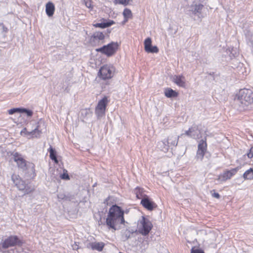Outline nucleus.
I'll return each mask as SVG.
<instances>
[{"label": "nucleus", "instance_id": "obj_1", "mask_svg": "<svg viewBox=\"0 0 253 253\" xmlns=\"http://www.w3.org/2000/svg\"><path fill=\"white\" fill-rule=\"evenodd\" d=\"M124 211L116 205H113L109 210L106 224L109 229H113L114 231L121 228V225H125L126 222L124 218Z\"/></svg>", "mask_w": 253, "mask_h": 253}, {"label": "nucleus", "instance_id": "obj_2", "mask_svg": "<svg viewBox=\"0 0 253 253\" xmlns=\"http://www.w3.org/2000/svg\"><path fill=\"white\" fill-rule=\"evenodd\" d=\"M234 103L240 111L251 108L253 105V92L248 89L240 90L234 98Z\"/></svg>", "mask_w": 253, "mask_h": 253}, {"label": "nucleus", "instance_id": "obj_3", "mask_svg": "<svg viewBox=\"0 0 253 253\" xmlns=\"http://www.w3.org/2000/svg\"><path fill=\"white\" fill-rule=\"evenodd\" d=\"M44 129V124L43 122H40L37 124L35 122H31L26 127L21 131V134L28 137V138H39Z\"/></svg>", "mask_w": 253, "mask_h": 253}, {"label": "nucleus", "instance_id": "obj_4", "mask_svg": "<svg viewBox=\"0 0 253 253\" xmlns=\"http://www.w3.org/2000/svg\"><path fill=\"white\" fill-rule=\"evenodd\" d=\"M13 160L16 163L19 169L24 171H28V172H35V165L33 163L27 162L19 153H13Z\"/></svg>", "mask_w": 253, "mask_h": 253}, {"label": "nucleus", "instance_id": "obj_5", "mask_svg": "<svg viewBox=\"0 0 253 253\" xmlns=\"http://www.w3.org/2000/svg\"><path fill=\"white\" fill-rule=\"evenodd\" d=\"M11 179L18 189L24 192V194H28L34 190V187L31 184H26V182L19 178L18 175L13 174Z\"/></svg>", "mask_w": 253, "mask_h": 253}, {"label": "nucleus", "instance_id": "obj_6", "mask_svg": "<svg viewBox=\"0 0 253 253\" xmlns=\"http://www.w3.org/2000/svg\"><path fill=\"white\" fill-rule=\"evenodd\" d=\"M115 69L112 64H105L99 71L98 76L102 80L111 79L114 75Z\"/></svg>", "mask_w": 253, "mask_h": 253}, {"label": "nucleus", "instance_id": "obj_7", "mask_svg": "<svg viewBox=\"0 0 253 253\" xmlns=\"http://www.w3.org/2000/svg\"><path fill=\"white\" fill-rule=\"evenodd\" d=\"M22 242L18 238L17 236H11L8 238L5 239L1 244H0V250L3 253L7 251L6 249L10 247H13L16 245L21 246Z\"/></svg>", "mask_w": 253, "mask_h": 253}, {"label": "nucleus", "instance_id": "obj_8", "mask_svg": "<svg viewBox=\"0 0 253 253\" xmlns=\"http://www.w3.org/2000/svg\"><path fill=\"white\" fill-rule=\"evenodd\" d=\"M152 227V224L151 222L144 216H142L141 218L138 221L139 231L143 235H147L151 230Z\"/></svg>", "mask_w": 253, "mask_h": 253}, {"label": "nucleus", "instance_id": "obj_9", "mask_svg": "<svg viewBox=\"0 0 253 253\" xmlns=\"http://www.w3.org/2000/svg\"><path fill=\"white\" fill-rule=\"evenodd\" d=\"M119 46V44L117 42H112L101 48L96 49V51L110 56L116 52Z\"/></svg>", "mask_w": 253, "mask_h": 253}, {"label": "nucleus", "instance_id": "obj_10", "mask_svg": "<svg viewBox=\"0 0 253 253\" xmlns=\"http://www.w3.org/2000/svg\"><path fill=\"white\" fill-rule=\"evenodd\" d=\"M107 104L108 99L106 97H103L99 101L95 110V113L98 118L102 117L105 115Z\"/></svg>", "mask_w": 253, "mask_h": 253}, {"label": "nucleus", "instance_id": "obj_11", "mask_svg": "<svg viewBox=\"0 0 253 253\" xmlns=\"http://www.w3.org/2000/svg\"><path fill=\"white\" fill-rule=\"evenodd\" d=\"M104 38L105 35L103 32H95L90 38V42L94 46L100 45L104 42Z\"/></svg>", "mask_w": 253, "mask_h": 253}, {"label": "nucleus", "instance_id": "obj_12", "mask_svg": "<svg viewBox=\"0 0 253 253\" xmlns=\"http://www.w3.org/2000/svg\"><path fill=\"white\" fill-rule=\"evenodd\" d=\"M207 143L206 140L202 139L200 141L198 146V150L197 152V157L198 158L202 160L207 151Z\"/></svg>", "mask_w": 253, "mask_h": 253}, {"label": "nucleus", "instance_id": "obj_13", "mask_svg": "<svg viewBox=\"0 0 253 253\" xmlns=\"http://www.w3.org/2000/svg\"><path fill=\"white\" fill-rule=\"evenodd\" d=\"M239 169L240 168L238 167L231 170L225 171L222 174L219 175L218 179L220 180L221 181H225L230 179L237 173Z\"/></svg>", "mask_w": 253, "mask_h": 253}, {"label": "nucleus", "instance_id": "obj_14", "mask_svg": "<svg viewBox=\"0 0 253 253\" xmlns=\"http://www.w3.org/2000/svg\"><path fill=\"white\" fill-rule=\"evenodd\" d=\"M200 133V130L199 129L198 126H194L189 128L188 130L186 131L184 133L182 134L181 136L185 134L191 138L197 139L199 138Z\"/></svg>", "mask_w": 253, "mask_h": 253}, {"label": "nucleus", "instance_id": "obj_15", "mask_svg": "<svg viewBox=\"0 0 253 253\" xmlns=\"http://www.w3.org/2000/svg\"><path fill=\"white\" fill-rule=\"evenodd\" d=\"M144 49L148 53H157L159 51V49L157 46H153L152 45V40L150 38H147L144 41Z\"/></svg>", "mask_w": 253, "mask_h": 253}, {"label": "nucleus", "instance_id": "obj_16", "mask_svg": "<svg viewBox=\"0 0 253 253\" xmlns=\"http://www.w3.org/2000/svg\"><path fill=\"white\" fill-rule=\"evenodd\" d=\"M171 80L173 83L178 86L183 88L186 87V80L183 75H174L171 77Z\"/></svg>", "mask_w": 253, "mask_h": 253}, {"label": "nucleus", "instance_id": "obj_17", "mask_svg": "<svg viewBox=\"0 0 253 253\" xmlns=\"http://www.w3.org/2000/svg\"><path fill=\"white\" fill-rule=\"evenodd\" d=\"M145 197H144L142 199L141 204L148 211H152L154 208L156 207L155 203L151 201L146 195H145Z\"/></svg>", "mask_w": 253, "mask_h": 253}, {"label": "nucleus", "instance_id": "obj_18", "mask_svg": "<svg viewBox=\"0 0 253 253\" xmlns=\"http://www.w3.org/2000/svg\"><path fill=\"white\" fill-rule=\"evenodd\" d=\"M179 137V136H177L175 133L171 134L165 140L170 146L175 147L177 145Z\"/></svg>", "mask_w": 253, "mask_h": 253}, {"label": "nucleus", "instance_id": "obj_19", "mask_svg": "<svg viewBox=\"0 0 253 253\" xmlns=\"http://www.w3.org/2000/svg\"><path fill=\"white\" fill-rule=\"evenodd\" d=\"M203 5L202 4L192 5L190 6V11L195 15H197L199 18H201L200 15L201 14V11L203 8Z\"/></svg>", "mask_w": 253, "mask_h": 253}, {"label": "nucleus", "instance_id": "obj_20", "mask_svg": "<svg viewBox=\"0 0 253 253\" xmlns=\"http://www.w3.org/2000/svg\"><path fill=\"white\" fill-rule=\"evenodd\" d=\"M86 247L87 248L91 249L93 250L101 251L104 247V244L103 242H92L88 243Z\"/></svg>", "mask_w": 253, "mask_h": 253}, {"label": "nucleus", "instance_id": "obj_21", "mask_svg": "<svg viewBox=\"0 0 253 253\" xmlns=\"http://www.w3.org/2000/svg\"><path fill=\"white\" fill-rule=\"evenodd\" d=\"M115 23V22L111 20H103L101 23L93 24V26L96 28H105L108 27Z\"/></svg>", "mask_w": 253, "mask_h": 253}, {"label": "nucleus", "instance_id": "obj_22", "mask_svg": "<svg viewBox=\"0 0 253 253\" xmlns=\"http://www.w3.org/2000/svg\"><path fill=\"white\" fill-rule=\"evenodd\" d=\"M55 11V6L51 2H48L45 5V12L48 17L52 16Z\"/></svg>", "mask_w": 253, "mask_h": 253}, {"label": "nucleus", "instance_id": "obj_23", "mask_svg": "<svg viewBox=\"0 0 253 253\" xmlns=\"http://www.w3.org/2000/svg\"><path fill=\"white\" fill-rule=\"evenodd\" d=\"M169 147L170 146L165 139L160 141L158 144V149L164 153H166L168 151Z\"/></svg>", "mask_w": 253, "mask_h": 253}, {"label": "nucleus", "instance_id": "obj_24", "mask_svg": "<svg viewBox=\"0 0 253 253\" xmlns=\"http://www.w3.org/2000/svg\"><path fill=\"white\" fill-rule=\"evenodd\" d=\"M164 93L165 96L168 98L176 97L178 95L177 92L169 87L165 89Z\"/></svg>", "mask_w": 253, "mask_h": 253}, {"label": "nucleus", "instance_id": "obj_25", "mask_svg": "<svg viewBox=\"0 0 253 253\" xmlns=\"http://www.w3.org/2000/svg\"><path fill=\"white\" fill-rule=\"evenodd\" d=\"M243 177L245 179L252 180L253 179V169L250 168L246 170L244 174Z\"/></svg>", "mask_w": 253, "mask_h": 253}, {"label": "nucleus", "instance_id": "obj_26", "mask_svg": "<svg viewBox=\"0 0 253 253\" xmlns=\"http://www.w3.org/2000/svg\"><path fill=\"white\" fill-rule=\"evenodd\" d=\"M49 152L50 159L57 164L58 162L56 156V152L51 146H50L49 148Z\"/></svg>", "mask_w": 253, "mask_h": 253}, {"label": "nucleus", "instance_id": "obj_27", "mask_svg": "<svg viewBox=\"0 0 253 253\" xmlns=\"http://www.w3.org/2000/svg\"><path fill=\"white\" fill-rule=\"evenodd\" d=\"M134 192L136 194V197L138 199H141L142 197H143V198L145 197V195L143 196L142 195V192H143L142 189L137 187L135 189Z\"/></svg>", "mask_w": 253, "mask_h": 253}, {"label": "nucleus", "instance_id": "obj_28", "mask_svg": "<svg viewBox=\"0 0 253 253\" xmlns=\"http://www.w3.org/2000/svg\"><path fill=\"white\" fill-rule=\"evenodd\" d=\"M132 0H114V2L117 4H120L126 6L129 4Z\"/></svg>", "mask_w": 253, "mask_h": 253}, {"label": "nucleus", "instance_id": "obj_29", "mask_svg": "<svg viewBox=\"0 0 253 253\" xmlns=\"http://www.w3.org/2000/svg\"><path fill=\"white\" fill-rule=\"evenodd\" d=\"M123 15L125 18L126 20H127L129 18H130L131 16V11L127 8L125 9L123 12Z\"/></svg>", "mask_w": 253, "mask_h": 253}, {"label": "nucleus", "instance_id": "obj_30", "mask_svg": "<svg viewBox=\"0 0 253 253\" xmlns=\"http://www.w3.org/2000/svg\"><path fill=\"white\" fill-rule=\"evenodd\" d=\"M228 50L230 52V56L231 57H235L238 54V50L236 48H229Z\"/></svg>", "mask_w": 253, "mask_h": 253}, {"label": "nucleus", "instance_id": "obj_31", "mask_svg": "<svg viewBox=\"0 0 253 253\" xmlns=\"http://www.w3.org/2000/svg\"><path fill=\"white\" fill-rule=\"evenodd\" d=\"M21 108H12L8 110V113L10 115H12L16 112L20 113Z\"/></svg>", "mask_w": 253, "mask_h": 253}, {"label": "nucleus", "instance_id": "obj_32", "mask_svg": "<svg viewBox=\"0 0 253 253\" xmlns=\"http://www.w3.org/2000/svg\"><path fill=\"white\" fill-rule=\"evenodd\" d=\"M20 113H25L28 116L31 117L33 115V112L31 110H28L25 108H21Z\"/></svg>", "mask_w": 253, "mask_h": 253}, {"label": "nucleus", "instance_id": "obj_33", "mask_svg": "<svg viewBox=\"0 0 253 253\" xmlns=\"http://www.w3.org/2000/svg\"><path fill=\"white\" fill-rule=\"evenodd\" d=\"M85 6L88 8H92V4L90 0H86L84 1Z\"/></svg>", "mask_w": 253, "mask_h": 253}, {"label": "nucleus", "instance_id": "obj_34", "mask_svg": "<svg viewBox=\"0 0 253 253\" xmlns=\"http://www.w3.org/2000/svg\"><path fill=\"white\" fill-rule=\"evenodd\" d=\"M211 192L212 197L217 199H219L220 198V195L218 193L215 192L214 190L211 191Z\"/></svg>", "mask_w": 253, "mask_h": 253}, {"label": "nucleus", "instance_id": "obj_35", "mask_svg": "<svg viewBox=\"0 0 253 253\" xmlns=\"http://www.w3.org/2000/svg\"><path fill=\"white\" fill-rule=\"evenodd\" d=\"M191 253H204V252L200 249H192Z\"/></svg>", "mask_w": 253, "mask_h": 253}, {"label": "nucleus", "instance_id": "obj_36", "mask_svg": "<svg viewBox=\"0 0 253 253\" xmlns=\"http://www.w3.org/2000/svg\"><path fill=\"white\" fill-rule=\"evenodd\" d=\"M247 156L249 158L253 157V146L251 148L249 153L247 154Z\"/></svg>", "mask_w": 253, "mask_h": 253}, {"label": "nucleus", "instance_id": "obj_37", "mask_svg": "<svg viewBox=\"0 0 253 253\" xmlns=\"http://www.w3.org/2000/svg\"><path fill=\"white\" fill-rule=\"evenodd\" d=\"M0 28H1L3 32L5 33H6L8 31V29L2 23H0Z\"/></svg>", "mask_w": 253, "mask_h": 253}, {"label": "nucleus", "instance_id": "obj_38", "mask_svg": "<svg viewBox=\"0 0 253 253\" xmlns=\"http://www.w3.org/2000/svg\"><path fill=\"white\" fill-rule=\"evenodd\" d=\"M57 197L58 199L64 200L66 198V196L64 194H59Z\"/></svg>", "mask_w": 253, "mask_h": 253}, {"label": "nucleus", "instance_id": "obj_39", "mask_svg": "<svg viewBox=\"0 0 253 253\" xmlns=\"http://www.w3.org/2000/svg\"><path fill=\"white\" fill-rule=\"evenodd\" d=\"M62 179H69V176L67 174H63L61 176Z\"/></svg>", "mask_w": 253, "mask_h": 253}, {"label": "nucleus", "instance_id": "obj_40", "mask_svg": "<svg viewBox=\"0 0 253 253\" xmlns=\"http://www.w3.org/2000/svg\"><path fill=\"white\" fill-rule=\"evenodd\" d=\"M8 252L9 253H18L17 250L15 248L12 249Z\"/></svg>", "mask_w": 253, "mask_h": 253}, {"label": "nucleus", "instance_id": "obj_41", "mask_svg": "<svg viewBox=\"0 0 253 253\" xmlns=\"http://www.w3.org/2000/svg\"><path fill=\"white\" fill-rule=\"evenodd\" d=\"M34 128L32 127V129H31V128H30V130H32V129H33Z\"/></svg>", "mask_w": 253, "mask_h": 253}]
</instances>
